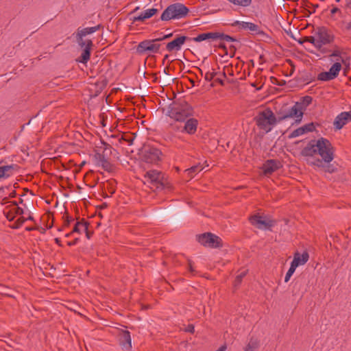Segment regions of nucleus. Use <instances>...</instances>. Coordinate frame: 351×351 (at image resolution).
<instances>
[{"instance_id":"obj_11","label":"nucleus","mask_w":351,"mask_h":351,"mask_svg":"<svg viewBox=\"0 0 351 351\" xmlns=\"http://www.w3.org/2000/svg\"><path fill=\"white\" fill-rule=\"evenodd\" d=\"M161 154V152L156 147H147L143 152V158L145 162L154 164L160 160Z\"/></svg>"},{"instance_id":"obj_31","label":"nucleus","mask_w":351,"mask_h":351,"mask_svg":"<svg viewBox=\"0 0 351 351\" xmlns=\"http://www.w3.org/2000/svg\"><path fill=\"white\" fill-rule=\"evenodd\" d=\"M317 80L319 81L327 82L334 80V78L328 71H326L319 73L317 75Z\"/></svg>"},{"instance_id":"obj_45","label":"nucleus","mask_w":351,"mask_h":351,"mask_svg":"<svg viewBox=\"0 0 351 351\" xmlns=\"http://www.w3.org/2000/svg\"><path fill=\"white\" fill-rule=\"evenodd\" d=\"M16 215H23V210L21 208H20V207H17L16 208Z\"/></svg>"},{"instance_id":"obj_41","label":"nucleus","mask_w":351,"mask_h":351,"mask_svg":"<svg viewBox=\"0 0 351 351\" xmlns=\"http://www.w3.org/2000/svg\"><path fill=\"white\" fill-rule=\"evenodd\" d=\"M302 128L304 130V134L308 132H312L315 130V126L313 123H308L306 124L305 125L302 126Z\"/></svg>"},{"instance_id":"obj_48","label":"nucleus","mask_w":351,"mask_h":351,"mask_svg":"<svg viewBox=\"0 0 351 351\" xmlns=\"http://www.w3.org/2000/svg\"><path fill=\"white\" fill-rule=\"evenodd\" d=\"M216 80L221 85H223V81L221 78H217Z\"/></svg>"},{"instance_id":"obj_8","label":"nucleus","mask_w":351,"mask_h":351,"mask_svg":"<svg viewBox=\"0 0 351 351\" xmlns=\"http://www.w3.org/2000/svg\"><path fill=\"white\" fill-rule=\"evenodd\" d=\"M250 221L256 228L264 230H271V228L274 226V221L266 217L255 215L250 217Z\"/></svg>"},{"instance_id":"obj_34","label":"nucleus","mask_w":351,"mask_h":351,"mask_svg":"<svg viewBox=\"0 0 351 351\" xmlns=\"http://www.w3.org/2000/svg\"><path fill=\"white\" fill-rule=\"evenodd\" d=\"M304 134V130L302 127L298 128L293 130L289 135V138H295Z\"/></svg>"},{"instance_id":"obj_13","label":"nucleus","mask_w":351,"mask_h":351,"mask_svg":"<svg viewBox=\"0 0 351 351\" xmlns=\"http://www.w3.org/2000/svg\"><path fill=\"white\" fill-rule=\"evenodd\" d=\"M183 122L184 124L182 127H180V132L186 133L189 135L195 134L198 126L197 119L191 117Z\"/></svg>"},{"instance_id":"obj_18","label":"nucleus","mask_w":351,"mask_h":351,"mask_svg":"<svg viewBox=\"0 0 351 351\" xmlns=\"http://www.w3.org/2000/svg\"><path fill=\"white\" fill-rule=\"evenodd\" d=\"M308 258L309 255L306 252L302 254L295 252L291 265L297 268L298 266L304 265L308 261Z\"/></svg>"},{"instance_id":"obj_30","label":"nucleus","mask_w":351,"mask_h":351,"mask_svg":"<svg viewBox=\"0 0 351 351\" xmlns=\"http://www.w3.org/2000/svg\"><path fill=\"white\" fill-rule=\"evenodd\" d=\"M330 162H325L324 164H322V166H315L318 168H322L324 170L325 172H328L330 173H334L336 171L337 169L334 167L333 165L330 164Z\"/></svg>"},{"instance_id":"obj_12","label":"nucleus","mask_w":351,"mask_h":351,"mask_svg":"<svg viewBox=\"0 0 351 351\" xmlns=\"http://www.w3.org/2000/svg\"><path fill=\"white\" fill-rule=\"evenodd\" d=\"M100 27V25H98L91 27L78 28L76 34V39L78 45L81 47H84V46H85V45L87 43V40H85L83 39V38L88 34H90L97 32L99 29Z\"/></svg>"},{"instance_id":"obj_40","label":"nucleus","mask_w":351,"mask_h":351,"mask_svg":"<svg viewBox=\"0 0 351 351\" xmlns=\"http://www.w3.org/2000/svg\"><path fill=\"white\" fill-rule=\"evenodd\" d=\"M246 275L245 271H242L240 274H239L235 279L234 286H237L241 282L242 278Z\"/></svg>"},{"instance_id":"obj_52","label":"nucleus","mask_w":351,"mask_h":351,"mask_svg":"<svg viewBox=\"0 0 351 351\" xmlns=\"http://www.w3.org/2000/svg\"><path fill=\"white\" fill-rule=\"evenodd\" d=\"M25 219H26V221L27 220H33V217L32 216H29L27 218H25Z\"/></svg>"},{"instance_id":"obj_28","label":"nucleus","mask_w":351,"mask_h":351,"mask_svg":"<svg viewBox=\"0 0 351 351\" xmlns=\"http://www.w3.org/2000/svg\"><path fill=\"white\" fill-rule=\"evenodd\" d=\"M259 346V341L256 338H251L245 348V351H254Z\"/></svg>"},{"instance_id":"obj_43","label":"nucleus","mask_w":351,"mask_h":351,"mask_svg":"<svg viewBox=\"0 0 351 351\" xmlns=\"http://www.w3.org/2000/svg\"><path fill=\"white\" fill-rule=\"evenodd\" d=\"M185 330L186 332L193 333L194 332V326L192 324H189L187 326Z\"/></svg>"},{"instance_id":"obj_10","label":"nucleus","mask_w":351,"mask_h":351,"mask_svg":"<svg viewBox=\"0 0 351 351\" xmlns=\"http://www.w3.org/2000/svg\"><path fill=\"white\" fill-rule=\"evenodd\" d=\"M315 36L321 49L324 45L330 44L334 41V35L324 27H318L315 32Z\"/></svg>"},{"instance_id":"obj_53","label":"nucleus","mask_w":351,"mask_h":351,"mask_svg":"<svg viewBox=\"0 0 351 351\" xmlns=\"http://www.w3.org/2000/svg\"><path fill=\"white\" fill-rule=\"evenodd\" d=\"M210 74L213 75V78H214L216 76L217 73L213 71V72H210Z\"/></svg>"},{"instance_id":"obj_15","label":"nucleus","mask_w":351,"mask_h":351,"mask_svg":"<svg viewBox=\"0 0 351 351\" xmlns=\"http://www.w3.org/2000/svg\"><path fill=\"white\" fill-rule=\"evenodd\" d=\"M350 121H351V110L348 112H342L335 118L334 127L337 130H340Z\"/></svg>"},{"instance_id":"obj_55","label":"nucleus","mask_w":351,"mask_h":351,"mask_svg":"<svg viewBox=\"0 0 351 351\" xmlns=\"http://www.w3.org/2000/svg\"><path fill=\"white\" fill-rule=\"evenodd\" d=\"M7 218H8V219L9 221H12V220H13V219H14V217H10V218H9V217L8 216V217H7Z\"/></svg>"},{"instance_id":"obj_6","label":"nucleus","mask_w":351,"mask_h":351,"mask_svg":"<svg viewBox=\"0 0 351 351\" xmlns=\"http://www.w3.org/2000/svg\"><path fill=\"white\" fill-rule=\"evenodd\" d=\"M197 241L202 245L211 248H217L222 246L221 239L210 232L198 235Z\"/></svg>"},{"instance_id":"obj_3","label":"nucleus","mask_w":351,"mask_h":351,"mask_svg":"<svg viewBox=\"0 0 351 351\" xmlns=\"http://www.w3.org/2000/svg\"><path fill=\"white\" fill-rule=\"evenodd\" d=\"M254 120L259 129L266 133L270 132L277 122L276 116L269 108L260 112L255 117Z\"/></svg>"},{"instance_id":"obj_58","label":"nucleus","mask_w":351,"mask_h":351,"mask_svg":"<svg viewBox=\"0 0 351 351\" xmlns=\"http://www.w3.org/2000/svg\"><path fill=\"white\" fill-rule=\"evenodd\" d=\"M74 243H73V242H69V243H68V245H73Z\"/></svg>"},{"instance_id":"obj_22","label":"nucleus","mask_w":351,"mask_h":351,"mask_svg":"<svg viewBox=\"0 0 351 351\" xmlns=\"http://www.w3.org/2000/svg\"><path fill=\"white\" fill-rule=\"evenodd\" d=\"M215 34H216V32L203 33V34H199L198 36H197L196 37H194L193 38H189V40H192L197 43H199V42H202L204 40L213 41V40H215V37H216Z\"/></svg>"},{"instance_id":"obj_37","label":"nucleus","mask_w":351,"mask_h":351,"mask_svg":"<svg viewBox=\"0 0 351 351\" xmlns=\"http://www.w3.org/2000/svg\"><path fill=\"white\" fill-rule=\"evenodd\" d=\"M312 97L310 96H305L302 97V101L300 103L303 105L304 110L312 102Z\"/></svg>"},{"instance_id":"obj_54","label":"nucleus","mask_w":351,"mask_h":351,"mask_svg":"<svg viewBox=\"0 0 351 351\" xmlns=\"http://www.w3.org/2000/svg\"><path fill=\"white\" fill-rule=\"evenodd\" d=\"M7 218H8V219L9 221H12V220H13V219H14V217H10V218H9V217L8 216V217H7Z\"/></svg>"},{"instance_id":"obj_17","label":"nucleus","mask_w":351,"mask_h":351,"mask_svg":"<svg viewBox=\"0 0 351 351\" xmlns=\"http://www.w3.org/2000/svg\"><path fill=\"white\" fill-rule=\"evenodd\" d=\"M186 40H189V38L184 36L177 37L172 41L168 43L166 48L169 51H172L173 50L179 51L181 49L182 45Z\"/></svg>"},{"instance_id":"obj_38","label":"nucleus","mask_w":351,"mask_h":351,"mask_svg":"<svg viewBox=\"0 0 351 351\" xmlns=\"http://www.w3.org/2000/svg\"><path fill=\"white\" fill-rule=\"evenodd\" d=\"M330 57L331 58H335L337 61H339L341 60V51L339 49L334 50L332 53L330 55Z\"/></svg>"},{"instance_id":"obj_5","label":"nucleus","mask_w":351,"mask_h":351,"mask_svg":"<svg viewBox=\"0 0 351 351\" xmlns=\"http://www.w3.org/2000/svg\"><path fill=\"white\" fill-rule=\"evenodd\" d=\"M143 182L154 191H159L164 189V176L158 170L152 169L147 171L144 175Z\"/></svg>"},{"instance_id":"obj_59","label":"nucleus","mask_w":351,"mask_h":351,"mask_svg":"<svg viewBox=\"0 0 351 351\" xmlns=\"http://www.w3.org/2000/svg\"><path fill=\"white\" fill-rule=\"evenodd\" d=\"M219 46H220L221 47H225L224 45H223V44H222V43H220V44H219Z\"/></svg>"},{"instance_id":"obj_7","label":"nucleus","mask_w":351,"mask_h":351,"mask_svg":"<svg viewBox=\"0 0 351 351\" xmlns=\"http://www.w3.org/2000/svg\"><path fill=\"white\" fill-rule=\"evenodd\" d=\"M304 114V107L302 103L295 102L288 111L280 119V120L290 118L295 119V122L299 123L301 122Z\"/></svg>"},{"instance_id":"obj_4","label":"nucleus","mask_w":351,"mask_h":351,"mask_svg":"<svg viewBox=\"0 0 351 351\" xmlns=\"http://www.w3.org/2000/svg\"><path fill=\"white\" fill-rule=\"evenodd\" d=\"M189 12V9L182 3H176L169 5L160 16L162 21L180 19L184 18Z\"/></svg>"},{"instance_id":"obj_9","label":"nucleus","mask_w":351,"mask_h":351,"mask_svg":"<svg viewBox=\"0 0 351 351\" xmlns=\"http://www.w3.org/2000/svg\"><path fill=\"white\" fill-rule=\"evenodd\" d=\"M159 40H157V38L143 40L138 45L136 51L139 53H144L147 51L157 53L158 52L160 47V44L156 43Z\"/></svg>"},{"instance_id":"obj_60","label":"nucleus","mask_w":351,"mask_h":351,"mask_svg":"<svg viewBox=\"0 0 351 351\" xmlns=\"http://www.w3.org/2000/svg\"><path fill=\"white\" fill-rule=\"evenodd\" d=\"M222 75L223 76V77H226V75L225 72L223 73Z\"/></svg>"},{"instance_id":"obj_27","label":"nucleus","mask_w":351,"mask_h":351,"mask_svg":"<svg viewBox=\"0 0 351 351\" xmlns=\"http://www.w3.org/2000/svg\"><path fill=\"white\" fill-rule=\"evenodd\" d=\"M215 36V40H219L220 41H226L228 43L237 41V40L233 37L224 34L223 33L216 32Z\"/></svg>"},{"instance_id":"obj_29","label":"nucleus","mask_w":351,"mask_h":351,"mask_svg":"<svg viewBox=\"0 0 351 351\" xmlns=\"http://www.w3.org/2000/svg\"><path fill=\"white\" fill-rule=\"evenodd\" d=\"M203 169V167L201 165L198 164L197 165H194L191 167V168L186 169L185 171L186 173L191 178H193L195 176L196 173L198 172H200Z\"/></svg>"},{"instance_id":"obj_33","label":"nucleus","mask_w":351,"mask_h":351,"mask_svg":"<svg viewBox=\"0 0 351 351\" xmlns=\"http://www.w3.org/2000/svg\"><path fill=\"white\" fill-rule=\"evenodd\" d=\"M230 3L243 7H247L252 3V0H228Z\"/></svg>"},{"instance_id":"obj_24","label":"nucleus","mask_w":351,"mask_h":351,"mask_svg":"<svg viewBox=\"0 0 351 351\" xmlns=\"http://www.w3.org/2000/svg\"><path fill=\"white\" fill-rule=\"evenodd\" d=\"M98 162L99 165L106 171L110 172L114 169L112 165L108 161L104 154L98 155Z\"/></svg>"},{"instance_id":"obj_20","label":"nucleus","mask_w":351,"mask_h":351,"mask_svg":"<svg viewBox=\"0 0 351 351\" xmlns=\"http://www.w3.org/2000/svg\"><path fill=\"white\" fill-rule=\"evenodd\" d=\"M119 343L122 349L125 350H130L132 348V339L129 331L125 330L121 333Z\"/></svg>"},{"instance_id":"obj_1","label":"nucleus","mask_w":351,"mask_h":351,"mask_svg":"<svg viewBox=\"0 0 351 351\" xmlns=\"http://www.w3.org/2000/svg\"><path fill=\"white\" fill-rule=\"evenodd\" d=\"M306 163L311 166H322L334 159V149L330 142L324 138L311 140L301 152Z\"/></svg>"},{"instance_id":"obj_2","label":"nucleus","mask_w":351,"mask_h":351,"mask_svg":"<svg viewBox=\"0 0 351 351\" xmlns=\"http://www.w3.org/2000/svg\"><path fill=\"white\" fill-rule=\"evenodd\" d=\"M163 110L166 115L178 122L185 121L193 117V112L191 106L184 100L172 102Z\"/></svg>"},{"instance_id":"obj_23","label":"nucleus","mask_w":351,"mask_h":351,"mask_svg":"<svg viewBox=\"0 0 351 351\" xmlns=\"http://www.w3.org/2000/svg\"><path fill=\"white\" fill-rule=\"evenodd\" d=\"M16 165H10L0 167V180L1 178H6L10 177L13 171L16 169Z\"/></svg>"},{"instance_id":"obj_61","label":"nucleus","mask_w":351,"mask_h":351,"mask_svg":"<svg viewBox=\"0 0 351 351\" xmlns=\"http://www.w3.org/2000/svg\"><path fill=\"white\" fill-rule=\"evenodd\" d=\"M71 233H72V232L69 233V234H66V237H69L71 234Z\"/></svg>"},{"instance_id":"obj_51","label":"nucleus","mask_w":351,"mask_h":351,"mask_svg":"<svg viewBox=\"0 0 351 351\" xmlns=\"http://www.w3.org/2000/svg\"><path fill=\"white\" fill-rule=\"evenodd\" d=\"M139 9V7H136L132 12L131 14H134V12H136L137 10H138Z\"/></svg>"},{"instance_id":"obj_63","label":"nucleus","mask_w":351,"mask_h":351,"mask_svg":"<svg viewBox=\"0 0 351 351\" xmlns=\"http://www.w3.org/2000/svg\"><path fill=\"white\" fill-rule=\"evenodd\" d=\"M349 1H350V2L351 3V0H349Z\"/></svg>"},{"instance_id":"obj_35","label":"nucleus","mask_w":351,"mask_h":351,"mask_svg":"<svg viewBox=\"0 0 351 351\" xmlns=\"http://www.w3.org/2000/svg\"><path fill=\"white\" fill-rule=\"evenodd\" d=\"M26 221L25 218L23 217H19L12 226V228L17 229L19 228Z\"/></svg>"},{"instance_id":"obj_16","label":"nucleus","mask_w":351,"mask_h":351,"mask_svg":"<svg viewBox=\"0 0 351 351\" xmlns=\"http://www.w3.org/2000/svg\"><path fill=\"white\" fill-rule=\"evenodd\" d=\"M281 167L280 162L276 160H269L263 165V171L265 175H271Z\"/></svg>"},{"instance_id":"obj_56","label":"nucleus","mask_w":351,"mask_h":351,"mask_svg":"<svg viewBox=\"0 0 351 351\" xmlns=\"http://www.w3.org/2000/svg\"><path fill=\"white\" fill-rule=\"evenodd\" d=\"M337 8H333V9L332 10V13H335V12H336V11H337Z\"/></svg>"},{"instance_id":"obj_46","label":"nucleus","mask_w":351,"mask_h":351,"mask_svg":"<svg viewBox=\"0 0 351 351\" xmlns=\"http://www.w3.org/2000/svg\"><path fill=\"white\" fill-rule=\"evenodd\" d=\"M172 36V34L170 33L169 34H167V35H165L164 36H162V38H157V40H158L159 41L160 40H165L166 38H168L169 37H171Z\"/></svg>"},{"instance_id":"obj_62","label":"nucleus","mask_w":351,"mask_h":351,"mask_svg":"<svg viewBox=\"0 0 351 351\" xmlns=\"http://www.w3.org/2000/svg\"><path fill=\"white\" fill-rule=\"evenodd\" d=\"M340 1V0H336V1H337V2H338V1Z\"/></svg>"},{"instance_id":"obj_50","label":"nucleus","mask_w":351,"mask_h":351,"mask_svg":"<svg viewBox=\"0 0 351 351\" xmlns=\"http://www.w3.org/2000/svg\"><path fill=\"white\" fill-rule=\"evenodd\" d=\"M189 271L192 273L193 272V267H192V265L191 263H189Z\"/></svg>"},{"instance_id":"obj_47","label":"nucleus","mask_w":351,"mask_h":351,"mask_svg":"<svg viewBox=\"0 0 351 351\" xmlns=\"http://www.w3.org/2000/svg\"><path fill=\"white\" fill-rule=\"evenodd\" d=\"M73 221V219L72 217H67L66 219L64 221V223L66 226H69V223Z\"/></svg>"},{"instance_id":"obj_42","label":"nucleus","mask_w":351,"mask_h":351,"mask_svg":"<svg viewBox=\"0 0 351 351\" xmlns=\"http://www.w3.org/2000/svg\"><path fill=\"white\" fill-rule=\"evenodd\" d=\"M205 80L208 82H210L213 79V75L210 74V72H207L205 74Z\"/></svg>"},{"instance_id":"obj_57","label":"nucleus","mask_w":351,"mask_h":351,"mask_svg":"<svg viewBox=\"0 0 351 351\" xmlns=\"http://www.w3.org/2000/svg\"><path fill=\"white\" fill-rule=\"evenodd\" d=\"M55 240H56V243L59 244V243H60L59 239L56 238Z\"/></svg>"},{"instance_id":"obj_21","label":"nucleus","mask_w":351,"mask_h":351,"mask_svg":"<svg viewBox=\"0 0 351 351\" xmlns=\"http://www.w3.org/2000/svg\"><path fill=\"white\" fill-rule=\"evenodd\" d=\"M92 45L93 42L90 40H87V43L84 46L82 53L77 60L80 62L85 64L89 60Z\"/></svg>"},{"instance_id":"obj_36","label":"nucleus","mask_w":351,"mask_h":351,"mask_svg":"<svg viewBox=\"0 0 351 351\" xmlns=\"http://www.w3.org/2000/svg\"><path fill=\"white\" fill-rule=\"evenodd\" d=\"M295 269H296L295 267H294L291 265H290V267H289L288 271L287 272L285 278V282H287L290 280L291 277L292 276V275L295 272Z\"/></svg>"},{"instance_id":"obj_32","label":"nucleus","mask_w":351,"mask_h":351,"mask_svg":"<svg viewBox=\"0 0 351 351\" xmlns=\"http://www.w3.org/2000/svg\"><path fill=\"white\" fill-rule=\"evenodd\" d=\"M304 41L313 44L317 49L321 50L320 45L319 44L317 38L316 37L315 35L313 36L305 37Z\"/></svg>"},{"instance_id":"obj_14","label":"nucleus","mask_w":351,"mask_h":351,"mask_svg":"<svg viewBox=\"0 0 351 351\" xmlns=\"http://www.w3.org/2000/svg\"><path fill=\"white\" fill-rule=\"evenodd\" d=\"M232 25L237 27L239 29L248 30L256 34L261 35L263 34L258 25L251 22L236 21Z\"/></svg>"},{"instance_id":"obj_26","label":"nucleus","mask_w":351,"mask_h":351,"mask_svg":"<svg viewBox=\"0 0 351 351\" xmlns=\"http://www.w3.org/2000/svg\"><path fill=\"white\" fill-rule=\"evenodd\" d=\"M341 69V63H339V62H337L331 66L328 72L332 76V77L335 79L339 75V73Z\"/></svg>"},{"instance_id":"obj_44","label":"nucleus","mask_w":351,"mask_h":351,"mask_svg":"<svg viewBox=\"0 0 351 351\" xmlns=\"http://www.w3.org/2000/svg\"><path fill=\"white\" fill-rule=\"evenodd\" d=\"M171 127L173 130L176 132H180V127H182V125H178L177 124H171Z\"/></svg>"},{"instance_id":"obj_25","label":"nucleus","mask_w":351,"mask_h":351,"mask_svg":"<svg viewBox=\"0 0 351 351\" xmlns=\"http://www.w3.org/2000/svg\"><path fill=\"white\" fill-rule=\"evenodd\" d=\"M72 232H77L79 234L86 232L87 237L89 238L88 233V223L84 221L76 222Z\"/></svg>"},{"instance_id":"obj_49","label":"nucleus","mask_w":351,"mask_h":351,"mask_svg":"<svg viewBox=\"0 0 351 351\" xmlns=\"http://www.w3.org/2000/svg\"><path fill=\"white\" fill-rule=\"evenodd\" d=\"M346 28H347L348 29L351 30V22H349V23L347 24V25H346Z\"/></svg>"},{"instance_id":"obj_39","label":"nucleus","mask_w":351,"mask_h":351,"mask_svg":"<svg viewBox=\"0 0 351 351\" xmlns=\"http://www.w3.org/2000/svg\"><path fill=\"white\" fill-rule=\"evenodd\" d=\"M104 145V154H108V152H110V154H112V150L113 149L112 147H111V145L108 143H104V142H102L101 143Z\"/></svg>"},{"instance_id":"obj_19","label":"nucleus","mask_w":351,"mask_h":351,"mask_svg":"<svg viewBox=\"0 0 351 351\" xmlns=\"http://www.w3.org/2000/svg\"><path fill=\"white\" fill-rule=\"evenodd\" d=\"M158 10L156 8H149L142 12L138 16H134L131 19L133 23L136 21H143L153 16L158 12Z\"/></svg>"}]
</instances>
